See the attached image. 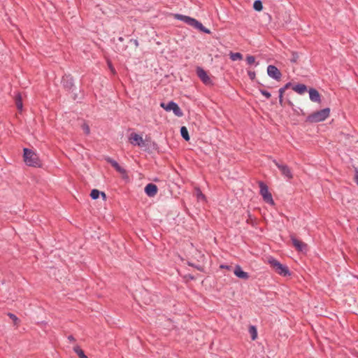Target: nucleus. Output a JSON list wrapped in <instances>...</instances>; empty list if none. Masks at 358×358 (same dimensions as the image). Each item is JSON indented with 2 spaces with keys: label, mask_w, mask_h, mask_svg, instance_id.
Returning <instances> with one entry per match:
<instances>
[{
  "label": "nucleus",
  "mask_w": 358,
  "mask_h": 358,
  "mask_svg": "<svg viewBox=\"0 0 358 358\" xmlns=\"http://www.w3.org/2000/svg\"><path fill=\"white\" fill-rule=\"evenodd\" d=\"M24 162L29 166L40 168L42 166L41 160L35 151L24 148Z\"/></svg>",
  "instance_id": "nucleus-1"
},
{
  "label": "nucleus",
  "mask_w": 358,
  "mask_h": 358,
  "mask_svg": "<svg viewBox=\"0 0 358 358\" xmlns=\"http://www.w3.org/2000/svg\"><path fill=\"white\" fill-rule=\"evenodd\" d=\"M175 18L185 22L188 25H189L196 29H199V31H201L203 33L210 34V31L208 29L203 27V24L200 22H199L198 20H196L194 18H192V17L187 16V15H180V14H176Z\"/></svg>",
  "instance_id": "nucleus-2"
},
{
  "label": "nucleus",
  "mask_w": 358,
  "mask_h": 358,
  "mask_svg": "<svg viewBox=\"0 0 358 358\" xmlns=\"http://www.w3.org/2000/svg\"><path fill=\"white\" fill-rule=\"evenodd\" d=\"M329 113L330 109L326 108L309 115L307 117L306 121L311 123L322 122L329 116Z\"/></svg>",
  "instance_id": "nucleus-3"
},
{
  "label": "nucleus",
  "mask_w": 358,
  "mask_h": 358,
  "mask_svg": "<svg viewBox=\"0 0 358 358\" xmlns=\"http://www.w3.org/2000/svg\"><path fill=\"white\" fill-rule=\"evenodd\" d=\"M268 262L271 266L273 268V269H274L278 274L282 276H287L290 275L288 268L286 266L280 264L273 257H269Z\"/></svg>",
  "instance_id": "nucleus-4"
},
{
  "label": "nucleus",
  "mask_w": 358,
  "mask_h": 358,
  "mask_svg": "<svg viewBox=\"0 0 358 358\" xmlns=\"http://www.w3.org/2000/svg\"><path fill=\"white\" fill-rule=\"evenodd\" d=\"M259 185L260 188V194L263 197L264 201L266 203L273 206L275 203L273 199L271 194L268 191L267 185L263 182H259Z\"/></svg>",
  "instance_id": "nucleus-5"
},
{
  "label": "nucleus",
  "mask_w": 358,
  "mask_h": 358,
  "mask_svg": "<svg viewBox=\"0 0 358 358\" xmlns=\"http://www.w3.org/2000/svg\"><path fill=\"white\" fill-rule=\"evenodd\" d=\"M160 106L166 111L172 110L173 113L178 117H182L183 115V113L180 107L173 101H170L167 104L161 103Z\"/></svg>",
  "instance_id": "nucleus-6"
},
{
  "label": "nucleus",
  "mask_w": 358,
  "mask_h": 358,
  "mask_svg": "<svg viewBox=\"0 0 358 358\" xmlns=\"http://www.w3.org/2000/svg\"><path fill=\"white\" fill-rule=\"evenodd\" d=\"M273 162L280 169L282 176L288 180H292L293 178V174L291 169L287 165L280 164L275 159H273Z\"/></svg>",
  "instance_id": "nucleus-7"
},
{
  "label": "nucleus",
  "mask_w": 358,
  "mask_h": 358,
  "mask_svg": "<svg viewBox=\"0 0 358 358\" xmlns=\"http://www.w3.org/2000/svg\"><path fill=\"white\" fill-rule=\"evenodd\" d=\"M267 73L269 77L279 81L281 79L282 73L280 70L273 65H268L267 67Z\"/></svg>",
  "instance_id": "nucleus-8"
},
{
  "label": "nucleus",
  "mask_w": 358,
  "mask_h": 358,
  "mask_svg": "<svg viewBox=\"0 0 358 358\" xmlns=\"http://www.w3.org/2000/svg\"><path fill=\"white\" fill-rule=\"evenodd\" d=\"M129 142L133 145H137L138 147H144L145 141L143 137L136 133H131L129 138Z\"/></svg>",
  "instance_id": "nucleus-9"
},
{
  "label": "nucleus",
  "mask_w": 358,
  "mask_h": 358,
  "mask_svg": "<svg viewBox=\"0 0 358 358\" xmlns=\"http://www.w3.org/2000/svg\"><path fill=\"white\" fill-rule=\"evenodd\" d=\"M196 74L198 77L200 78V80L205 84V85H210L212 84V80L209 76L207 74L206 71L203 69L201 67H197L196 69Z\"/></svg>",
  "instance_id": "nucleus-10"
},
{
  "label": "nucleus",
  "mask_w": 358,
  "mask_h": 358,
  "mask_svg": "<svg viewBox=\"0 0 358 358\" xmlns=\"http://www.w3.org/2000/svg\"><path fill=\"white\" fill-rule=\"evenodd\" d=\"M291 240L294 248L299 252L306 250L307 245L300 240H298L294 236H291Z\"/></svg>",
  "instance_id": "nucleus-11"
},
{
  "label": "nucleus",
  "mask_w": 358,
  "mask_h": 358,
  "mask_svg": "<svg viewBox=\"0 0 358 358\" xmlns=\"http://www.w3.org/2000/svg\"><path fill=\"white\" fill-rule=\"evenodd\" d=\"M157 185L153 183H149L145 187V192L150 197L155 196L157 193Z\"/></svg>",
  "instance_id": "nucleus-12"
},
{
  "label": "nucleus",
  "mask_w": 358,
  "mask_h": 358,
  "mask_svg": "<svg viewBox=\"0 0 358 358\" xmlns=\"http://www.w3.org/2000/svg\"><path fill=\"white\" fill-rule=\"evenodd\" d=\"M308 92H309L310 99L313 102H315V103H321V96L317 90H315L314 88H310Z\"/></svg>",
  "instance_id": "nucleus-13"
},
{
  "label": "nucleus",
  "mask_w": 358,
  "mask_h": 358,
  "mask_svg": "<svg viewBox=\"0 0 358 358\" xmlns=\"http://www.w3.org/2000/svg\"><path fill=\"white\" fill-rule=\"evenodd\" d=\"M234 273L236 276L241 279L248 280L249 278L248 273L243 271L239 265L236 266Z\"/></svg>",
  "instance_id": "nucleus-14"
},
{
  "label": "nucleus",
  "mask_w": 358,
  "mask_h": 358,
  "mask_svg": "<svg viewBox=\"0 0 358 358\" xmlns=\"http://www.w3.org/2000/svg\"><path fill=\"white\" fill-rule=\"evenodd\" d=\"M106 161H107L109 164H111V166H112L113 167H114V168H115V169L117 172H119L120 173H122V174H125V173H126V171H125L123 168H122V167L118 164V163H117L116 161H115L114 159H111V158H110V157H108V158L106 159Z\"/></svg>",
  "instance_id": "nucleus-15"
},
{
  "label": "nucleus",
  "mask_w": 358,
  "mask_h": 358,
  "mask_svg": "<svg viewBox=\"0 0 358 358\" xmlns=\"http://www.w3.org/2000/svg\"><path fill=\"white\" fill-rule=\"evenodd\" d=\"M15 103L19 111V114L21 115L22 113V94L18 92L15 95Z\"/></svg>",
  "instance_id": "nucleus-16"
},
{
  "label": "nucleus",
  "mask_w": 358,
  "mask_h": 358,
  "mask_svg": "<svg viewBox=\"0 0 358 358\" xmlns=\"http://www.w3.org/2000/svg\"><path fill=\"white\" fill-rule=\"evenodd\" d=\"M292 90L299 94H303L307 91V87L304 84H297L292 87Z\"/></svg>",
  "instance_id": "nucleus-17"
},
{
  "label": "nucleus",
  "mask_w": 358,
  "mask_h": 358,
  "mask_svg": "<svg viewBox=\"0 0 358 358\" xmlns=\"http://www.w3.org/2000/svg\"><path fill=\"white\" fill-rule=\"evenodd\" d=\"M101 195L105 200L106 199V195L104 192H101L98 189H94L91 191L90 196L92 199H96L99 198V195Z\"/></svg>",
  "instance_id": "nucleus-18"
},
{
  "label": "nucleus",
  "mask_w": 358,
  "mask_h": 358,
  "mask_svg": "<svg viewBox=\"0 0 358 358\" xmlns=\"http://www.w3.org/2000/svg\"><path fill=\"white\" fill-rule=\"evenodd\" d=\"M249 333L250 334V336H251V339L252 341H255L257 339V329L255 326H250L249 327Z\"/></svg>",
  "instance_id": "nucleus-19"
},
{
  "label": "nucleus",
  "mask_w": 358,
  "mask_h": 358,
  "mask_svg": "<svg viewBox=\"0 0 358 358\" xmlns=\"http://www.w3.org/2000/svg\"><path fill=\"white\" fill-rule=\"evenodd\" d=\"M229 56L232 61L241 60L243 59V55L240 52H230Z\"/></svg>",
  "instance_id": "nucleus-20"
},
{
  "label": "nucleus",
  "mask_w": 358,
  "mask_h": 358,
  "mask_svg": "<svg viewBox=\"0 0 358 358\" xmlns=\"http://www.w3.org/2000/svg\"><path fill=\"white\" fill-rule=\"evenodd\" d=\"M73 350L80 358H87V357L85 355L83 350L80 349L79 346L74 347Z\"/></svg>",
  "instance_id": "nucleus-21"
},
{
  "label": "nucleus",
  "mask_w": 358,
  "mask_h": 358,
  "mask_svg": "<svg viewBox=\"0 0 358 358\" xmlns=\"http://www.w3.org/2000/svg\"><path fill=\"white\" fill-rule=\"evenodd\" d=\"M180 134H181V136L186 140V141H189V134H188V131L187 129V128L185 127H182L181 129H180Z\"/></svg>",
  "instance_id": "nucleus-22"
},
{
  "label": "nucleus",
  "mask_w": 358,
  "mask_h": 358,
  "mask_svg": "<svg viewBox=\"0 0 358 358\" xmlns=\"http://www.w3.org/2000/svg\"><path fill=\"white\" fill-rule=\"evenodd\" d=\"M253 8L257 11H261L263 8L262 3L260 0H257L254 2Z\"/></svg>",
  "instance_id": "nucleus-23"
},
{
  "label": "nucleus",
  "mask_w": 358,
  "mask_h": 358,
  "mask_svg": "<svg viewBox=\"0 0 358 358\" xmlns=\"http://www.w3.org/2000/svg\"><path fill=\"white\" fill-rule=\"evenodd\" d=\"M196 195L199 200H205L206 197L205 195L201 192V189L199 188L195 189Z\"/></svg>",
  "instance_id": "nucleus-24"
},
{
  "label": "nucleus",
  "mask_w": 358,
  "mask_h": 358,
  "mask_svg": "<svg viewBox=\"0 0 358 358\" xmlns=\"http://www.w3.org/2000/svg\"><path fill=\"white\" fill-rule=\"evenodd\" d=\"M81 127L85 134H87V135L90 134V129L89 125L86 122H83V124L81 125Z\"/></svg>",
  "instance_id": "nucleus-25"
},
{
  "label": "nucleus",
  "mask_w": 358,
  "mask_h": 358,
  "mask_svg": "<svg viewBox=\"0 0 358 358\" xmlns=\"http://www.w3.org/2000/svg\"><path fill=\"white\" fill-rule=\"evenodd\" d=\"M246 62L249 65L254 64L255 63V57L252 55H248L246 57Z\"/></svg>",
  "instance_id": "nucleus-26"
},
{
  "label": "nucleus",
  "mask_w": 358,
  "mask_h": 358,
  "mask_svg": "<svg viewBox=\"0 0 358 358\" xmlns=\"http://www.w3.org/2000/svg\"><path fill=\"white\" fill-rule=\"evenodd\" d=\"M8 316H9V317H10V318L13 321V322H14V324H15V325H16V324H17V323L20 322V320L18 319V317H17L15 315H14V314H13V313H9L8 314Z\"/></svg>",
  "instance_id": "nucleus-27"
},
{
  "label": "nucleus",
  "mask_w": 358,
  "mask_h": 358,
  "mask_svg": "<svg viewBox=\"0 0 358 358\" xmlns=\"http://www.w3.org/2000/svg\"><path fill=\"white\" fill-rule=\"evenodd\" d=\"M279 103L281 106L283 105V94L285 93L284 89H279Z\"/></svg>",
  "instance_id": "nucleus-28"
},
{
  "label": "nucleus",
  "mask_w": 358,
  "mask_h": 358,
  "mask_svg": "<svg viewBox=\"0 0 358 358\" xmlns=\"http://www.w3.org/2000/svg\"><path fill=\"white\" fill-rule=\"evenodd\" d=\"M259 92H261V94L264 96L267 99H270L271 95V93L268 92V91L266 90H262V89H259Z\"/></svg>",
  "instance_id": "nucleus-29"
},
{
  "label": "nucleus",
  "mask_w": 358,
  "mask_h": 358,
  "mask_svg": "<svg viewBox=\"0 0 358 358\" xmlns=\"http://www.w3.org/2000/svg\"><path fill=\"white\" fill-rule=\"evenodd\" d=\"M248 76L249 78L252 80H254L256 78V73L255 71H248Z\"/></svg>",
  "instance_id": "nucleus-30"
},
{
  "label": "nucleus",
  "mask_w": 358,
  "mask_h": 358,
  "mask_svg": "<svg viewBox=\"0 0 358 358\" xmlns=\"http://www.w3.org/2000/svg\"><path fill=\"white\" fill-rule=\"evenodd\" d=\"M220 268L230 270L231 268V266L228 265H220Z\"/></svg>",
  "instance_id": "nucleus-31"
},
{
  "label": "nucleus",
  "mask_w": 358,
  "mask_h": 358,
  "mask_svg": "<svg viewBox=\"0 0 358 358\" xmlns=\"http://www.w3.org/2000/svg\"><path fill=\"white\" fill-rule=\"evenodd\" d=\"M290 86H291V83H287L283 87H281L280 89H284V91L285 92V90L287 89H288Z\"/></svg>",
  "instance_id": "nucleus-32"
},
{
  "label": "nucleus",
  "mask_w": 358,
  "mask_h": 358,
  "mask_svg": "<svg viewBox=\"0 0 358 358\" xmlns=\"http://www.w3.org/2000/svg\"><path fill=\"white\" fill-rule=\"evenodd\" d=\"M131 42H133L136 47L138 46V41L136 39H131Z\"/></svg>",
  "instance_id": "nucleus-33"
},
{
  "label": "nucleus",
  "mask_w": 358,
  "mask_h": 358,
  "mask_svg": "<svg viewBox=\"0 0 358 358\" xmlns=\"http://www.w3.org/2000/svg\"><path fill=\"white\" fill-rule=\"evenodd\" d=\"M293 55H294V58H293V59H292V62H296V59H297L298 56H297V55H296V54H295V53H294V54H293Z\"/></svg>",
  "instance_id": "nucleus-34"
},
{
  "label": "nucleus",
  "mask_w": 358,
  "mask_h": 358,
  "mask_svg": "<svg viewBox=\"0 0 358 358\" xmlns=\"http://www.w3.org/2000/svg\"><path fill=\"white\" fill-rule=\"evenodd\" d=\"M68 339L70 341H75V338L74 337L72 336V335H70L68 336Z\"/></svg>",
  "instance_id": "nucleus-35"
},
{
  "label": "nucleus",
  "mask_w": 358,
  "mask_h": 358,
  "mask_svg": "<svg viewBox=\"0 0 358 358\" xmlns=\"http://www.w3.org/2000/svg\"><path fill=\"white\" fill-rule=\"evenodd\" d=\"M355 182H356L357 185H358V171H357L355 173Z\"/></svg>",
  "instance_id": "nucleus-36"
},
{
  "label": "nucleus",
  "mask_w": 358,
  "mask_h": 358,
  "mask_svg": "<svg viewBox=\"0 0 358 358\" xmlns=\"http://www.w3.org/2000/svg\"><path fill=\"white\" fill-rule=\"evenodd\" d=\"M108 65H109V67H110L111 71L114 73H115V70H114L113 67L112 66L110 62H108Z\"/></svg>",
  "instance_id": "nucleus-37"
},
{
  "label": "nucleus",
  "mask_w": 358,
  "mask_h": 358,
  "mask_svg": "<svg viewBox=\"0 0 358 358\" xmlns=\"http://www.w3.org/2000/svg\"><path fill=\"white\" fill-rule=\"evenodd\" d=\"M118 41L120 42H122L124 41L123 37H122V36L119 37Z\"/></svg>",
  "instance_id": "nucleus-38"
},
{
  "label": "nucleus",
  "mask_w": 358,
  "mask_h": 358,
  "mask_svg": "<svg viewBox=\"0 0 358 358\" xmlns=\"http://www.w3.org/2000/svg\"><path fill=\"white\" fill-rule=\"evenodd\" d=\"M15 118H16L18 121H20V117H19L18 115H16Z\"/></svg>",
  "instance_id": "nucleus-39"
},
{
  "label": "nucleus",
  "mask_w": 358,
  "mask_h": 358,
  "mask_svg": "<svg viewBox=\"0 0 358 358\" xmlns=\"http://www.w3.org/2000/svg\"><path fill=\"white\" fill-rule=\"evenodd\" d=\"M357 232H358V227H357Z\"/></svg>",
  "instance_id": "nucleus-40"
}]
</instances>
